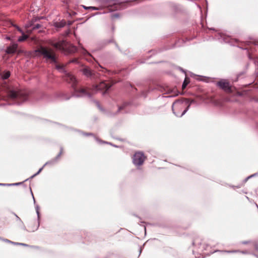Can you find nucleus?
<instances>
[{
  "mask_svg": "<svg viewBox=\"0 0 258 258\" xmlns=\"http://www.w3.org/2000/svg\"><path fill=\"white\" fill-rule=\"evenodd\" d=\"M217 85L226 92L231 91L229 82L225 80H222L217 83Z\"/></svg>",
  "mask_w": 258,
  "mask_h": 258,
  "instance_id": "nucleus-5",
  "label": "nucleus"
},
{
  "mask_svg": "<svg viewBox=\"0 0 258 258\" xmlns=\"http://www.w3.org/2000/svg\"><path fill=\"white\" fill-rule=\"evenodd\" d=\"M186 105V102H180V101L175 102L172 105V110L173 111V113L176 116H182L186 112L189 105H188L187 107V108L183 110V111L181 113V114H180V113H179L180 112L178 110L182 109Z\"/></svg>",
  "mask_w": 258,
  "mask_h": 258,
  "instance_id": "nucleus-2",
  "label": "nucleus"
},
{
  "mask_svg": "<svg viewBox=\"0 0 258 258\" xmlns=\"http://www.w3.org/2000/svg\"><path fill=\"white\" fill-rule=\"evenodd\" d=\"M84 8L85 9H93V10H97V9L96 8H95V7H86L84 6Z\"/></svg>",
  "mask_w": 258,
  "mask_h": 258,
  "instance_id": "nucleus-16",
  "label": "nucleus"
},
{
  "mask_svg": "<svg viewBox=\"0 0 258 258\" xmlns=\"http://www.w3.org/2000/svg\"><path fill=\"white\" fill-rule=\"evenodd\" d=\"M29 27V26L28 25L26 26V28H27L26 33H27L28 34H30L31 33V30L28 29Z\"/></svg>",
  "mask_w": 258,
  "mask_h": 258,
  "instance_id": "nucleus-15",
  "label": "nucleus"
},
{
  "mask_svg": "<svg viewBox=\"0 0 258 258\" xmlns=\"http://www.w3.org/2000/svg\"><path fill=\"white\" fill-rule=\"evenodd\" d=\"M51 45L57 49L65 50L67 48V43L65 41L52 43Z\"/></svg>",
  "mask_w": 258,
  "mask_h": 258,
  "instance_id": "nucleus-7",
  "label": "nucleus"
},
{
  "mask_svg": "<svg viewBox=\"0 0 258 258\" xmlns=\"http://www.w3.org/2000/svg\"><path fill=\"white\" fill-rule=\"evenodd\" d=\"M10 73L9 72H6L3 73L2 77L4 79H6L10 77Z\"/></svg>",
  "mask_w": 258,
  "mask_h": 258,
  "instance_id": "nucleus-13",
  "label": "nucleus"
},
{
  "mask_svg": "<svg viewBox=\"0 0 258 258\" xmlns=\"http://www.w3.org/2000/svg\"><path fill=\"white\" fill-rule=\"evenodd\" d=\"M7 38V39H9V40L10 39V38L9 37H8Z\"/></svg>",
  "mask_w": 258,
  "mask_h": 258,
  "instance_id": "nucleus-20",
  "label": "nucleus"
},
{
  "mask_svg": "<svg viewBox=\"0 0 258 258\" xmlns=\"http://www.w3.org/2000/svg\"><path fill=\"white\" fill-rule=\"evenodd\" d=\"M36 52L41 55L44 58L55 61V55L53 50L50 48L41 47L36 50Z\"/></svg>",
  "mask_w": 258,
  "mask_h": 258,
  "instance_id": "nucleus-1",
  "label": "nucleus"
},
{
  "mask_svg": "<svg viewBox=\"0 0 258 258\" xmlns=\"http://www.w3.org/2000/svg\"><path fill=\"white\" fill-rule=\"evenodd\" d=\"M121 109V107L119 108V110H120V109Z\"/></svg>",
  "mask_w": 258,
  "mask_h": 258,
  "instance_id": "nucleus-21",
  "label": "nucleus"
},
{
  "mask_svg": "<svg viewBox=\"0 0 258 258\" xmlns=\"http://www.w3.org/2000/svg\"><path fill=\"white\" fill-rule=\"evenodd\" d=\"M113 17H117V16L116 15H113Z\"/></svg>",
  "mask_w": 258,
  "mask_h": 258,
  "instance_id": "nucleus-19",
  "label": "nucleus"
},
{
  "mask_svg": "<svg viewBox=\"0 0 258 258\" xmlns=\"http://www.w3.org/2000/svg\"><path fill=\"white\" fill-rule=\"evenodd\" d=\"M60 68H61V67H60L59 65H57V66H56V68H57V69H60Z\"/></svg>",
  "mask_w": 258,
  "mask_h": 258,
  "instance_id": "nucleus-17",
  "label": "nucleus"
},
{
  "mask_svg": "<svg viewBox=\"0 0 258 258\" xmlns=\"http://www.w3.org/2000/svg\"><path fill=\"white\" fill-rule=\"evenodd\" d=\"M18 47L17 44L14 43L7 49V52L8 53H13L16 51Z\"/></svg>",
  "mask_w": 258,
  "mask_h": 258,
  "instance_id": "nucleus-9",
  "label": "nucleus"
},
{
  "mask_svg": "<svg viewBox=\"0 0 258 258\" xmlns=\"http://www.w3.org/2000/svg\"><path fill=\"white\" fill-rule=\"evenodd\" d=\"M145 157L141 152H137L134 156V163L136 165H141L144 161Z\"/></svg>",
  "mask_w": 258,
  "mask_h": 258,
  "instance_id": "nucleus-4",
  "label": "nucleus"
},
{
  "mask_svg": "<svg viewBox=\"0 0 258 258\" xmlns=\"http://www.w3.org/2000/svg\"><path fill=\"white\" fill-rule=\"evenodd\" d=\"M17 29L18 30L22 33V37H20L19 39H18V41L19 42H22V41H23L24 40H25L27 38H28V35H26L24 33V32L21 30V29H20L19 28L17 27Z\"/></svg>",
  "mask_w": 258,
  "mask_h": 258,
  "instance_id": "nucleus-10",
  "label": "nucleus"
},
{
  "mask_svg": "<svg viewBox=\"0 0 258 258\" xmlns=\"http://www.w3.org/2000/svg\"><path fill=\"white\" fill-rule=\"evenodd\" d=\"M111 86V85H110L109 83L103 82L100 83L99 85L96 86L95 88L97 90H103L105 89L107 90Z\"/></svg>",
  "mask_w": 258,
  "mask_h": 258,
  "instance_id": "nucleus-8",
  "label": "nucleus"
},
{
  "mask_svg": "<svg viewBox=\"0 0 258 258\" xmlns=\"http://www.w3.org/2000/svg\"><path fill=\"white\" fill-rule=\"evenodd\" d=\"M39 28V25H37L36 26H35V27H34V28Z\"/></svg>",
  "mask_w": 258,
  "mask_h": 258,
  "instance_id": "nucleus-18",
  "label": "nucleus"
},
{
  "mask_svg": "<svg viewBox=\"0 0 258 258\" xmlns=\"http://www.w3.org/2000/svg\"><path fill=\"white\" fill-rule=\"evenodd\" d=\"M82 72H83V74L87 76H90L91 75V70L88 68H83L82 70Z\"/></svg>",
  "mask_w": 258,
  "mask_h": 258,
  "instance_id": "nucleus-11",
  "label": "nucleus"
},
{
  "mask_svg": "<svg viewBox=\"0 0 258 258\" xmlns=\"http://www.w3.org/2000/svg\"><path fill=\"white\" fill-rule=\"evenodd\" d=\"M4 87L9 98L13 99L18 96V89L16 86L12 85H7Z\"/></svg>",
  "mask_w": 258,
  "mask_h": 258,
  "instance_id": "nucleus-3",
  "label": "nucleus"
},
{
  "mask_svg": "<svg viewBox=\"0 0 258 258\" xmlns=\"http://www.w3.org/2000/svg\"><path fill=\"white\" fill-rule=\"evenodd\" d=\"M187 84H188V82H186V80H185L184 82H183V83L182 84V88L183 89L185 88Z\"/></svg>",
  "mask_w": 258,
  "mask_h": 258,
  "instance_id": "nucleus-14",
  "label": "nucleus"
},
{
  "mask_svg": "<svg viewBox=\"0 0 258 258\" xmlns=\"http://www.w3.org/2000/svg\"><path fill=\"white\" fill-rule=\"evenodd\" d=\"M67 81H69L70 83H75L76 79L72 74H69L67 75Z\"/></svg>",
  "mask_w": 258,
  "mask_h": 258,
  "instance_id": "nucleus-12",
  "label": "nucleus"
},
{
  "mask_svg": "<svg viewBox=\"0 0 258 258\" xmlns=\"http://www.w3.org/2000/svg\"><path fill=\"white\" fill-rule=\"evenodd\" d=\"M78 95L81 97H90L91 92L90 89L81 88L78 90Z\"/></svg>",
  "mask_w": 258,
  "mask_h": 258,
  "instance_id": "nucleus-6",
  "label": "nucleus"
}]
</instances>
